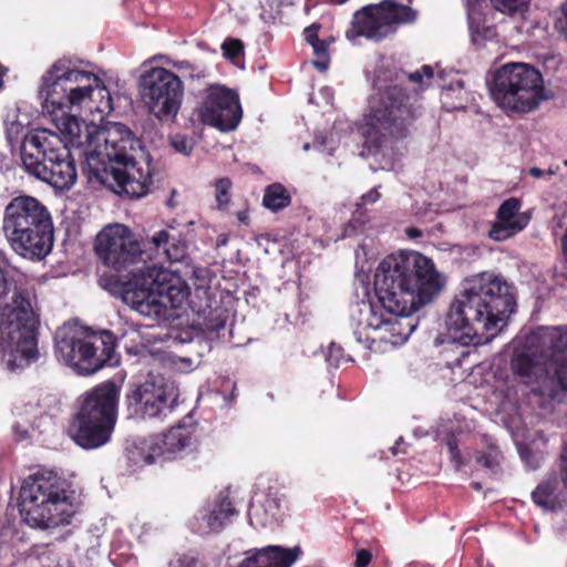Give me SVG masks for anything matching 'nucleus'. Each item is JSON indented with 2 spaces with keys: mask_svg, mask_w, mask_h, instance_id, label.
Returning <instances> with one entry per match:
<instances>
[{
  "mask_svg": "<svg viewBox=\"0 0 567 567\" xmlns=\"http://www.w3.org/2000/svg\"><path fill=\"white\" fill-rule=\"evenodd\" d=\"M414 118L412 109H369L354 125L362 140L363 150L369 155H374L388 140L405 138Z\"/></svg>",
  "mask_w": 567,
  "mask_h": 567,
  "instance_id": "14",
  "label": "nucleus"
},
{
  "mask_svg": "<svg viewBox=\"0 0 567 567\" xmlns=\"http://www.w3.org/2000/svg\"><path fill=\"white\" fill-rule=\"evenodd\" d=\"M564 164L567 166V159L564 162Z\"/></svg>",
  "mask_w": 567,
  "mask_h": 567,
  "instance_id": "61",
  "label": "nucleus"
},
{
  "mask_svg": "<svg viewBox=\"0 0 567 567\" xmlns=\"http://www.w3.org/2000/svg\"><path fill=\"white\" fill-rule=\"evenodd\" d=\"M447 447L450 452L451 460L455 463L456 467L460 468L465 465L461 452L458 450L457 441L455 437H451L447 441Z\"/></svg>",
  "mask_w": 567,
  "mask_h": 567,
  "instance_id": "40",
  "label": "nucleus"
},
{
  "mask_svg": "<svg viewBox=\"0 0 567 567\" xmlns=\"http://www.w3.org/2000/svg\"><path fill=\"white\" fill-rule=\"evenodd\" d=\"M202 523L205 525V523H204L203 520H202ZM196 529H199V526H196ZM200 529H202V532H203V533H205V532H204L205 526H204V527H202V526H200Z\"/></svg>",
  "mask_w": 567,
  "mask_h": 567,
  "instance_id": "59",
  "label": "nucleus"
},
{
  "mask_svg": "<svg viewBox=\"0 0 567 567\" xmlns=\"http://www.w3.org/2000/svg\"><path fill=\"white\" fill-rule=\"evenodd\" d=\"M120 388L112 380L86 391L68 427L72 441L84 450L99 449L111 441L117 420Z\"/></svg>",
  "mask_w": 567,
  "mask_h": 567,
  "instance_id": "8",
  "label": "nucleus"
},
{
  "mask_svg": "<svg viewBox=\"0 0 567 567\" xmlns=\"http://www.w3.org/2000/svg\"><path fill=\"white\" fill-rule=\"evenodd\" d=\"M406 233L411 238L420 237L422 235L421 230L417 228H409Z\"/></svg>",
  "mask_w": 567,
  "mask_h": 567,
  "instance_id": "54",
  "label": "nucleus"
},
{
  "mask_svg": "<svg viewBox=\"0 0 567 567\" xmlns=\"http://www.w3.org/2000/svg\"><path fill=\"white\" fill-rule=\"evenodd\" d=\"M565 449L567 450V444H566V447H565Z\"/></svg>",
  "mask_w": 567,
  "mask_h": 567,
  "instance_id": "62",
  "label": "nucleus"
},
{
  "mask_svg": "<svg viewBox=\"0 0 567 567\" xmlns=\"http://www.w3.org/2000/svg\"><path fill=\"white\" fill-rule=\"evenodd\" d=\"M20 154L30 175L61 190L74 185L78 177L75 161L59 134L45 128L25 134Z\"/></svg>",
  "mask_w": 567,
  "mask_h": 567,
  "instance_id": "9",
  "label": "nucleus"
},
{
  "mask_svg": "<svg viewBox=\"0 0 567 567\" xmlns=\"http://www.w3.org/2000/svg\"><path fill=\"white\" fill-rule=\"evenodd\" d=\"M167 206H169V207H174L173 198H169V199H168V202H167Z\"/></svg>",
  "mask_w": 567,
  "mask_h": 567,
  "instance_id": "58",
  "label": "nucleus"
},
{
  "mask_svg": "<svg viewBox=\"0 0 567 567\" xmlns=\"http://www.w3.org/2000/svg\"><path fill=\"white\" fill-rule=\"evenodd\" d=\"M227 319V310L223 308H217L209 311L208 316L205 319V326L207 330L218 332L225 328Z\"/></svg>",
  "mask_w": 567,
  "mask_h": 567,
  "instance_id": "32",
  "label": "nucleus"
},
{
  "mask_svg": "<svg viewBox=\"0 0 567 567\" xmlns=\"http://www.w3.org/2000/svg\"><path fill=\"white\" fill-rule=\"evenodd\" d=\"M341 347H337L336 344H331L329 348V352L327 354V361L330 365L338 367L339 365V355L341 353Z\"/></svg>",
  "mask_w": 567,
  "mask_h": 567,
  "instance_id": "43",
  "label": "nucleus"
},
{
  "mask_svg": "<svg viewBox=\"0 0 567 567\" xmlns=\"http://www.w3.org/2000/svg\"><path fill=\"white\" fill-rule=\"evenodd\" d=\"M353 320H355L354 317ZM386 320L388 318L378 312L372 303H363L358 309L357 329L354 330L358 341L361 342L364 337L367 342H374L378 336L383 333Z\"/></svg>",
  "mask_w": 567,
  "mask_h": 567,
  "instance_id": "23",
  "label": "nucleus"
},
{
  "mask_svg": "<svg viewBox=\"0 0 567 567\" xmlns=\"http://www.w3.org/2000/svg\"><path fill=\"white\" fill-rule=\"evenodd\" d=\"M434 76L432 66L423 65L421 69L408 74L412 87L393 84L383 93L382 106H406L416 101L420 94L431 84Z\"/></svg>",
  "mask_w": 567,
  "mask_h": 567,
  "instance_id": "18",
  "label": "nucleus"
},
{
  "mask_svg": "<svg viewBox=\"0 0 567 567\" xmlns=\"http://www.w3.org/2000/svg\"><path fill=\"white\" fill-rule=\"evenodd\" d=\"M416 18L417 11L411 7L392 0H383L357 11L346 37L350 41L364 37L379 42L396 33L400 25L413 23Z\"/></svg>",
  "mask_w": 567,
  "mask_h": 567,
  "instance_id": "13",
  "label": "nucleus"
},
{
  "mask_svg": "<svg viewBox=\"0 0 567 567\" xmlns=\"http://www.w3.org/2000/svg\"><path fill=\"white\" fill-rule=\"evenodd\" d=\"M311 47L313 49V53L318 58L312 61V65L317 70L324 72L328 69L329 62H330V58H329V53H328L329 43L324 40H320L317 43H312Z\"/></svg>",
  "mask_w": 567,
  "mask_h": 567,
  "instance_id": "31",
  "label": "nucleus"
},
{
  "mask_svg": "<svg viewBox=\"0 0 567 567\" xmlns=\"http://www.w3.org/2000/svg\"><path fill=\"white\" fill-rule=\"evenodd\" d=\"M198 118L220 132H230L240 123L243 109H199Z\"/></svg>",
  "mask_w": 567,
  "mask_h": 567,
  "instance_id": "24",
  "label": "nucleus"
},
{
  "mask_svg": "<svg viewBox=\"0 0 567 567\" xmlns=\"http://www.w3.org/2000/svg\"><path fill=\"white\" fill-rule=\"evenodd\" d=\"M189 293L187 282L179 275L154 266L133 274L121 299L138 313L158 318L168 308H181Z\"/></svg>",
  "mask_w": 567,
  "mask_h": 567,
  "instance_id": "10",
  "label": "nucleus"
},
{
  "mask_svg": "<svg viewBox=\"0 0 567 567\" xmlns=\"http://www.w3.org/2000/svg\"><path fill=\"white\" fill-rule=\"evenodd\" d=\"M236 515H238V511L229 498V492H219L214 501L200 511V520L205 523L204 532H220Z\"/></svg>",
  "mask_w": 567,
  "mask_h": 567,
  "instance_id": "22",
  "label": "nucleus"
},
{
  "mask_svg": "<svg viewBox=\"0 0 567 567\" xmlns=\"http://www.w3.org/2000/svg\"><path fill=\"white\" fill-rule=\"evenodd\" d=\"M195 442V429L178 424L162 434L144 439L137 446L144 464H153L158 460L171 461L181 456Z\"/></svg>",
  "mask_w": 567,
  "mask_h": 567,
  "instance_id": "17",
  "label": "nucleus"
},
{
  "mask_svg": "<svg viewBox=\"0 0 567 567\" xmlns=\"http://www.w3.org/2000/svg\"><path fill=\"white\" fill-rule=\"evenodd\" d=\"M4 69L2 68V65L0 64V91L2 90L3 87V76H4Z\"/></svg>",
  "mask_w": 567,
  "mask_h": 567,
  "instance_id": "55",
  "label": "nucleus"
},
{
  "mask_svg": "<svg viewBox=\"0 0 567 567\" xmlns=\"http://www.w3.org/2000/svg\"><path fill=\"white\" fill-rule=\"evenodd\" d=\"M373 285L381 307L390 316L378 340L399 346L416 329L412 315L439 296L444 279L423 254L400 251L380 262Z\"/></svg>",
  "mask_w": 567,
  "mask_h": 567,
  "instance_id": "2",
  "label": "nucleus"
},
{
  "mask_svg": "<svg viewBox=\"0 0 567 567\" xmlns=\"http://www.w3.org/2000/svg\"><path fill=\"white\" fill-rule=\"evenodd\" d=\"M511 368L514 374L520 378H530L536 368V361L526 352L517 353L511 361Z\"/></svg>",
  "mask_w": 567,
  "mask_h": 567,
  "instance_id": "29",
  "label": "nucleus"
},
{
  "mask_svg": "<svg viewBox=\"0 0 567 567\" xmlns=\"http://www.w3.org/2000/svg\"><path fill=\"white\" fill-rule=\"evenodd\" d=\"M185 240L167 229L156 231L146 239H138L130 227L123 224H110L96 235L94 251L99 260L116 271L126 270L151 257L148 250H162L172 262L181 261L186 255Z\"/></svg>",
  "mask_w": 567,
  "mask_h": 567,
  "instance_id": "5",
  "label": "nucleus"
},
{
  "mask_svg": "<svg viewBox=\"0 0 567 567\" xmlns=\"http://www.w3.org/2000/svg\"><path fill=\"white\" fill-rule=\"evenodd\" d=\"M238 567H291L301 554L299 547L267 546L249 551Z\"/></svg>",
  "mask_w": 567,
  "mask_h": 567,
  "instance_id": "21",
  "label": "nucleus"
},
{
  "mask_svg": "<svg viewBox=\"0 0 567 567\" xmlns=\"http://www.w3.org/2000/svg\"><path fill=\"white\" fill-rule=\"evenodd\" d=\"M489 93L497 106H538L553 97L544 86L542 73L526 63H508L499 68Z\"/></svg>",
  "mask_w": 567,
  "mask_h": 567,
  "instance_id": "12",
  "label": "nucleus"
},
{
  "mask_svg": "<svg viewBox=\"0 0 567 567\" xmlns=\"http://www.w3.org/2000/svg\"><path fill=\"white\" fill-rule=\"evenodd\" d=\"M13 285V280L8 277V272L0 266V300L8 296Z\"/></svg>",
  "mask_w": 567,
  "mask_h": 567,
  "instance_id": "41",
  "label": "nucleus"
},
{
  "mask_svg": "<svg viewBox=\"0 0 567 567\" xmlns=\"http://www.w3.org/2000/svg\"><path fill=\"white\" fill-rule=\"evenodd\" d=\"M491 2L497 11L512 14L527 4L528 0H491Z\"/></svg>",
  "mask_w": 567,
  "mask_h": 567,
  "instance_id": "37",
  "label": "nucleus"
},
{
  "mask_svg": "<svg viewBox=\"0 0 567 567\" xmlns=\"http://www.w3.org/2000/svg\"><path fill=\"white\" fill-rule=\"evenodd\" d=\"M204 106H240L239 96L234 90L224 85L213 84L206 90Z\"/></svg>",
  "mask_w": 567,
  "mask_h": 567,
  "instance_id": "27",
  "label": "nucleus"
},
{
  "mask_svg": "<svg viewBox=\"0 0 567 567\" xmlns=\"http://www.w3.org/2000/svg\"><path fill=\"white\" fill-rule=\"evenodd\" d=\"M198 559L195 556L183 554L172 559L168 567H197Z\"/></svg>",
  "mask_w": 567,
  "mask_h": 567,
  "instance_id": "39",
  "label": "nucleus"
},
{
  "mask_svg": "<svg viewBox=\"0 0 567 567\" xmlns=\"http://www.w3.org/2000/svg\"><path fill=\"white\" fill-rule=\"evenodd\" d=\"M169 144L176 152L186 156L190 155L194 148L190 140L183 134H174L169 136Z\"/></svg>",
  "mask_w": 567,
  "mask_h": 567,
  "instance_id": "35",
  "label": "nucleus"
},
{
  "mask_svg": "<svg viewBox=\"0 0 567 567\" xmlns=\"http://www.w3.org/2000/svg\"><path fill=\"white\" fill-rule=\"evenodd\" d=\"M529 175L535 177V178H540L544 176V171L540 169L539 167H532L529 169Z\"/></svg>",
  "mask_w": 567,
  "mask_h": 567,
  "instance_id": "52",
  "label": "nucleus"
},
{
  "mask_svg": "<svg viewBox=\"0 0 567 567\" xmlns=\"http://www.w3.org/2000/svg\"><path fill=\"white\" fill-rule=\"evenodd\" d=\"M138 94L144 106H181L183 82L167 69L152 68L140 76Z\"/></svg>",
  "mask_w": 567,
  "mask_h": 567,
  "instance_id": "16",
  "label": "nucleus"
},
{
  "mask_svg": "<svg viewBox=\"0 0 567 567\" xmlns=\"http://www.w3.org/2000/svg\"><path fill=\"white\" fill-rule=\"evenodd\" d=\"M233 187V183L228 177H221L215 183L216 190V202L218 207H225L230 202V189Z\"/></svg>",
  "mask_w": 567,
  "mask_h": 567,
  "instance_id": "33",
  "label": "nucleus"
},
{
  "mask_svg": "<svg viewBox=\"0 0 567 567\" xmlns=\"http://www.w3.org/2000/svg\"><path fill=\"white\" fill-rule=\"evenodd\" d=\"M21 109H10L4 117L6 134L10 142L18 140L30 124V116L20 113Z\"/></svg>",
  "mask_w": 567,
  "mask_h": 567,
  "instance_id": "28",
  "label": "nucleus"
},
{
  "mask_svg": "<svg viewBox=\"0 0 567 567\" xmlns=\"http://www.w3.org/2000/svg\"><path fill=\"white\" fill-rule=\"evenodd\" d=\"M561 250L565 261L567 262V227L561 237Z\"/></svg>",
  "mask_w": 567,
  "mask_h": 567,
  "instance_id": "51",
  "label": "nucleus"
},
{
  "mask_svg": "<svg viewBox=\"0 0 567 567\" xmlns=\"http://www.w3.org/2000/svg\"><path fill=\"white\" fill-rule=\"evenodd\" d=\"M508 111V115L511 114H514V113H518V114H525V113H528L529 111H533L534 109H516V107H513V109H506Z\"/></svg>",
  "mask_w": 567,
  "mask_h": 567,
  "instance_id": "53",
  "label": "nucleus"
},
{
  "mask_svg": "<svg viewBox=\"0 0 567 567\" xmlns=\"http://www.w3.org/2000/svg\"><path fill=\"white\" fill-rule=\"evenodd\" d=\"M225 58L234 60L244 52V43L239 39L228 38L221 44Z\"/></svg>",
  "mask_w": 567,
  "mask_h": 567,
  "instance_id": "36",
  "label": "nucleus"
},
{
  "mask_svg": "<svg viewBox=\"0 0 567 567\" xmlns=\"http://www.w3.org/2000/svg\"><path fill=\"white\" fill-rule=\"evenodd\" d=\"M56 126L71 143L87 146L82 171L90 183L130 198H141L152 192L158 172L141 140L126 125L114 122L97 126L62 113Z\"/></svg>",
  "mask_w": 567,
  "mask_h": 567,
  "instance_id": "1",
  "label": "nucleus"
},
{
  "mask_svg": "<svg viewBox=\"0 0 567 567\" xmlns=\"http://www.w3.org/2000/svg\"><path fill=\"white\" fill-rule=\"evenodd\" d=\"M13 431L18 437V440L23 441L30 437L29 431L25 427H22L19 424L13 425Z\"/></svg>",
  "mask_w": 567,
  "mask_h": 567,
  "instance_id": "48",
  "label": "nucleus"
},
{
  "mask_svg": "<svg viewBox=\"0 0 567 567\" xmlns=\"http://www.w3.org/2000/svg\"><path fill=\"white\" fill-rule=\"evenodd\" d=\"M2 230L11 248L23 258L41 260L53 248L51 213L35 197H13L4 208Z\"/></svg>",
  "mask_w": 567,
  "mask_h": 567,
  "instance_id": "6",
  "label": "nucleus"
},
{
  "mask_svg": "<svg viewBox=\"0 0 567 567\" xmlns=\"http://www.w3.org/2000/svg\"><path fill=\"white\" fill-rule=\"evenodd\" d=\"M17 332L16 347L6 360L11 371L29 365L39 357L37 327L34 322L24 323Z\"/></svg>",
  "mask_w": 567,
  "mask_h": 567,
  "instance_id": "20",
  "label": "nucleus"
},
{
  "mask_svg": "<svg viewBox=\"0 0 567 567\" xmlns=\"http://www.w3.org/2000/svg\"><path fill=\"white\" fill-rule=\"evenodd\" d=\"M560 473H561V481L567 489V450L566 449H565L564 454L561 455Z\"/></svg>",
  "mask_w": 567,
  "mask_h": 567,
  "instance_id": "47",
  "label": "nucleus"
},
{
  "mask_svg": "<svg viewBox=\"0 0 567 567\" xmlns=\"http://www.w3.org/2000/svg\"><path fill=\"white\" fill-rule=\"evenodd\" d=\"M291 195L281 183H272L266 186L262 196V205L272 213H278L289 207Z\"/></svg>",
  "mask_w": 567,
  "mask_h": 567,
  "instance_id": "26",
  "label": "nucleus"
},
{
  "mask_svg": "<svg viewBox=\"0 0 567 567\" xmlns=\"http://www.w3.org/2000/svg\"><path fill=\"white\" fill-rule=\"evenodd\" d=\"M554 25L557 32L567 41V0L560 6Z\"/></svg>",
  "mask_w": 567,
  "mask_h": 567,
  "instance_id": "38",
  "label": "nucleus"
},
{
  "mask_svg": "<svg viewBox=\"0 0 567 567\" xmlns=\"http://www.w3.org/2000/svg\"><path fill=\"white\" fill-rule=\"evenodd\" d=\"M515 307L514 287L502 275L483 271L465 280L450 305L445 326L453 341L484 344L506 326Z\"/></svg>",
  "mask_w": 567,
  "mask_h": 567,
  "instance_id": "3",
  "label": "nucleus"
},
{
  "mask_svg": "<svg viewBox=\"0 0 567 567\" xmlns=\"http://www.w3.org/2000/svg\"><path fill=\"white\" fill-rule=\"evenodd\" d=\"M20 512L31 526L51 528L71 523L75 514L71 484L53 471L29 475L20 491Z\"/></svg>",
  "mask_w": 567,
  "mask_h": 567,
  "instance_id": "7",
  "label": "nucleus"
},
{
  "mask_svg": "<svg viewBox=\"0 0 567 567\" xmlns=\"http://www.w3.org/2000/svg\"><path fill=\"white\" fill-rule=\"evenodd\" d=\"M380 193L378 192L377 188H372L370 189L367 194H364L361 199L364 202V203H369V204H372V203H375L379 198H380Z\"/></svg>",
  "mask_w": 567,
  "mask_h": 567,
  "instance_id": "46",
  "label": "nucleus"
},
{
  "mask_svg": "<svg viewBox=\"0 0 567 567\" xmlns=\"http://www.w3.org/2000/svg\"><path fill=\"white\" fill-rule=\"evenodd\" d=\"M38 100L41 106H113L114 102L132 104L126 95L114 99L100 76L79 69L69 58L58 59L43 73L38 87Z\"/></svg>",
  "mask_w": 567,
  "mask_h": 567,
  "instance_id": "4",
  "label": "nucleus"
},
{
  "mask_svg": "<svg viewBox=\"0 0 567 567\" xmlns=\"http://www.w3.org/2000/svg\"><path fill=\"white\" fill-rule=\"evenodd\" d=\"M100 286L115 297L122 298L127 280L115 274H103L99 279Z\"/></svg>",
  "mask_w": 567,
  "mask_h": 567,
  "instance_id": "30",
  "label": "nucleus"
},
{
  "mask_svg": "<svg viewBox=\"0 0 567 567\" xmlns=\"http://www.w3.org/2000/svg\"><path fill=\"white\" fill-rule=\"evenodd\" d=\"M95 110L99 111L100 113L103 112V109H100V107H96Z\"/></svg>",
  "mask_w": 567,
  "mask_h": 567,
  "instance_id": "60",
  "label": "nucleus"
},
{
  "mask_svg": "<svg viewBox=\"0 0 567 567\" xmlns=\"http://www.w3.org/2000/svg\"><path fill=\"white\" fill-rule=\"evenodd\" d=\"M179 109H168V107H165V109H158V112L154 113L156 117L158 118H163L165 116H169V115H173V116H176L177 112H178Z\"/></svg>",
  "mask_w": 567,
  "mask_h": 567,
  "instance_id": "49",
  "label": "nucleus"
},
{
  "mask_svg": "<svg viewBox=\"0 0 567 567\" xmlns=\"http://www.w3.org/2000/svg\"><path fill=\"white\" fill-rule=\"evenodd\" d=\"M177 396L176 389L164 377L150 373L144 381L130 384L125 404L136 419H161L174 410Z\"/></svg>",
  "mask_w": 567,
  "mask_h": 567,
  "instance_id": "15",
  "label": "nucleus"
},
{
  "mask_svg": "<svg viewBox=\"0 0 567 567\" xmlns=\"http://www.w3.org/2000/svg\"><path fill=\"white\" fill-rule=\"evenodd\" d=\"M237 218L241 224L248 225L249 223V214L248 210H239L237 213Z\"/></svg>",
  "mask_w": 567,
  "mask_h": 567,
  "instance_id": "50",
  "label": "nucleus"
},
{
  "mask_svg": "<svg viewBox=\"0 0 567 567\" xmlns=\"http://www.w3.org/2000/svg\"><path fill=\"white\" fill-rule=\"evenodd\" d=\"M501 452L497 449L491 447L487 453H476V463L487 470L495 471L499 466Z\"/></svg>",
  "mask_w": 567,
  "mask_h": 567,
  "instance_id": "34",
  "label": "nucleus"
},
{
  "mask_svg": "<svg viewBox=\"0 0 567 567\" xmlns=\"http://www.w3.org/2000/svg\"><path fill=\"white\" fill-rule=\"evenodd\" d=\"M372 560V554L369 549H359L355 555L354 567H367Z\"/></svg>",
  "mask_w": 567,
  "mask_h": 567,
  "instance_id": "42",
  "label": "nucleus"
},
{
  "mask_svg": "<svg viewBox=\"0 0 567 567\" xmlns=\"http://www.w3.org/2000/svg\"><path fill=\"white\" fill-rule=\"evenodd\" d=\"M320 103L326 105L333 103V92L330 87L324 86L319 90V104Z\"/></svg>",
  "mask_w": 567,
  "mask_h": 567,
  "instance_id": "45",
  "label": "nucleus"
},
{
  "mask_svg": "<svg viewBox=\"0 0 567 567\" xmlns=\"http://www.w3.org/2000/svg\"><path fill=\"white\" fill-rule=\"evenodd\" d=\"M330 3L332 4H343L346 3L348 0H328Z\"/></svg>",
  "mask_w": 567,
  "mask_h": 567,
  "instance_id": "56",
  "label": "nucleus"
},
{
  "mask_svg": "<svg viewBox=\"0 0 567 567\" xmlns=\"http://www.w3.org/2000/svg\"><path fill=\"white\" fill-rule=\"evenodd\" d=\"M559 481L556 476L540 482L532 493L533 502L547 511H557L561 508L559 497Z\"/></svg>",
  "mask_w": 567,
  "mask_h": 567,
  "instance_id": "25",
  "label": "nucleus"
},
{
  "mask_svg": "<svg viewBox=\"0 0 567 567\" xmlns=\"http://www.w3.org/2000/svg\"><path fill=\"white\" fill-rule=\"evenodd\" d=\"M54 341L56 353L80 374H93L105 365L114 367L120 362L117 339L110 330L94 331L64 324L58 329Z\"/></svg>",
  "mask_w": 567,
  "mask_h": 567,
  "instance_id": "11",
  "label": "nucleus"
},
{
  "mask_svg": "<svg viewBox=\"0 0 567 567\" xmlns=\"http://www.w3.org/2000/svg\"><path fill=\"white\" fill-rule=\"evenodd\" d=\"M319 24H311L310 27L305 29V37L308 43L311 45L312 43H317L320 41L318 38Z\"/></svg>",
  "mask_w": 567,
  "mask_h": 567,
  "instance_id": "44",
  "label": "nucleus"
},
{
  "mask_svg": "<svg viewBox=\"0 0 567 567\" xmlns=\"http://www.w3.org/2000/svg\"><path fill=\"white\" fill-rule=\"evenodd\" d=\"M63 110H64V109H62V107H59V109H52L51 114H56V111H63Z\"/></svg>",
  "mask_w": 567,
  "mask_h": 567,
  "instance_id": "57",
  "label": "nucleus"
},
{
  "mask_svg": "<svg viewBox=\"0 0 567 567\" xmlns=\"http://www.w3.org/2000/svg\"><path fill=\"white\" fill-rule=\"evenodd\" d=\"M520 207L518 198L505 199L496 212V220L491 225L488 237L495 241H503L522 231L529 219L525 214H519Z\"/></svg>",
  "mask_w": 567,
  "mask_h": 567,
  "instance_id": "19",
  "label": "nucleus"
}]
</instances>
